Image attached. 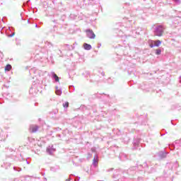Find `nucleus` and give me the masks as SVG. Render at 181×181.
<instances>
[{"label":"nucleus","instance_id":"f257e3e1","mask_svg":"<svg viewBox=\"0 0 181 181\" xmlns=\"http://www.w3.org/2000/svg\"><path fill=\"white\" fill-rule=\"evenodd\" d=\"M156 36H162L163 35V27L158 25L156 27L155 30Z\"/></svg>","mask_w":181,"mask_h":181},{"label":"nucleus","instance_id":"f03ea898","mask_svg":"<svg viewBox=\"0 0 181 181\" xmlns=\"http://www.w3.org/2000/svg\"><path fill=\"white\" fill-rule=\"evenodd\" d=\"M86 35L89 39H95V34L93 31V30H86Z\"/></svg>","mask_w":181,"mask_h":181},{"label":"nucleus","instance_id":"7ed1b4c3","mask_svg":"<svg viewBox=\"0 0 181 181\" xmlns=\"http://www.w3.org/2000/svg\"><path fill=\"white\" fill-rule=\"evenodd\" d=\"M39 129V126L37 125H32L30 127V131L33 133L37 132Z\"/></svg>","mask_w":181,"mask_h":181},{"label":"nucleus","instance_id":"20e7f679","mask_svg":"<svg viewBox=\"0 0 181 181\" xmlns=\"http://www.w3.org/2000/svg\"><path fill=\"white\" fill-rule=\"evenodd\" d=\"M83 47H84L85 50H91V46L89 44L84 43Z\"/></svg>","mask_w":181,"mask_h":181},{"label":"nucleus","instance_id":"39448f33","mask_svg":"<svg viewBox=\"0 0 181 181\" xmlns=\"http://www.w3.org/2000/svg\"><path fill=\"white\" fill-rule=\"evenodd\" d=\"M11 70H12V66H11V64H7L5 67V71H11Z\"/></svg>","mask_w":181,"mask_h":181},{"label":"nucleus","instance_id":"423d86ee","mask_svg":"<svg viewBox=\"0 0 181 181\" xmlns=\"http://www.w3.org/2000/svg\"><path fill=\"white\" fill-rule=\"evenodd\" d=\"M162 42H160V40L154 41V46H156L157 47H158V46H160Z\"/></svg>","mask_w":181,"mask_h":181},{"label":"nucleus","instance_id":"0eeeda50","mask_svg":"<svg viewBox=\"0 0 181 181\" xmlns=\"http://www.w3.org/2000/svg\"><path fill=\"white\" fill-rule=\"evenodd\" d=\"M53 78H55V81L59 82V76H57V74H53Z\"/></svg>","mask_w":181,"mask_h":181},{"label":"nucleus","instance_id":"6e6552de","mask_svg":"<svg viewBox=\"0 0 181 181\" xmlns=\"http://www.w3.org/2000/svg\"><path fill=\"white\" fill-rule=\"evenodd\" d=\"M64 108H69V102H66L63 104Z\"/></svg>","mask_w":181,"mask_h":181},{"label":"nucleus","instance_id":"1a4fd4ad","mask_svg":"<svg viewBox=\"0 0 181 181\" xmlns=\"http://www.w3.org/2000/svg\"><path fill=\"white\" fill-rule=\"evenodd\" d=\"M160 53H162V51L160 49H158L156 50V54H160Z\"/></svg>","mask_w":181,"mask_h":181},{"label":"nucleus","instance_id":"9d476101","mask_svg":"<svg viewBox=\"0 0 181 181\" xmlns=\"http://www.w3.org/2000/svg\"><path fill=\"white\" fill-rule=\"evenodd\" d=\"M47 152H48V153H50V148H47Z\"/></svg>","mask_w":181,"mask_h":181},{"label":"nucleus","instance_id":"9b49d317","mask_svg":"<svg viewBox=\"0 0 181 181\" xmlns=\"http://www.w3.org/2000/svg\"><path fill=\"white\" fill-rule=\"evenodd\" d=\"M150 47H153V45H150Z\"/></svg>","mask_w":181,"mask_h":181},{"label":"nucleus","instance_id":"f8f14e48","mask_svg":"<svg viewBox=\"0 0 181 181\" xmlns=\"http://www.w3.org/2000/svg\"><path fill=\"white\" fill-rule=\"evenodd\" d=\"M176 2H177L179 0H175Z\"/></svg>","mask_w":181,"mask_h":181}]
</instances>
